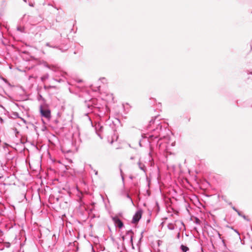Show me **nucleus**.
I'll return each mask as SVG.
<instances>
[{
  "instance_id": "f257e3e1",
  "label": "nucleus",
  "mask_w": 252,
  "mask_h": 252,
  "mask_svg": "<svg viewBox=\"0 0 252 252\" xmlns=\"http://www.w3.org/2000/svg\"><path fill=\"white\" fill-rule=\"evenodd\" d=\"M40 112L42 117L49 120L51 118V111L48 109H44L41 106L40 108Z\"/></svg>"
},
{
  "instance_id": "f03ea898",
  "label": "nucleus",
  "mask_w": 252,
  "mask_h": 252,
  "mask_svg": "<svg viewBox=\"0 0 252 252\" xmlns=\"http://www.w3.org/2000/svg\"><path fill=\"white\" fill-rule=\"evenodd\" d=\"M142 214V211L141 210H138L133 217L132 222L133 223H137L141 219Z\"/></svg>"
},
{
  "instance_id": "7ed1b4c3",
  "label": "nucleus",
  "mask_w": 252,
  "mask_h": 252,
  "mask_svg": "<svg viewBox=\"0 0 252 252\" xmlns=\"http://www.w3.org/2000/svg\"><path fill=\"white\" fill-rule=\"evenodd\" d=\"M113 220L115 224L119 228H121L123 226V223L118 217L113 218Z\"/></svg>"
},
{
  "instance_id": "20e7f679",
  "label": "nucleus",
  "mask_w": 252,
  "mask_h": 252,
  "mask_svg": "<svg viewBox=\"0 0 252 252\" xmlns=\"http://www.w3.org/2000/svg\"><path fill=\"white\" fill-rule=\"evenodd\" d=\"M46 66L47 67H48V68L53 70V71H57L59 69V67H57V66L56 65H46Z\"/></svg>"
},
{
  "instance_id": "39448f33",
  "label": "nucleus",
  "mask_w": 252,
  "mask_h": 252,
  "mask_svg": "<svg viewBox=\"0 0 252 252\" xmlns=\"http://www.w3.org/2000/svg\"><path fill=\"white\" fill-rule=\"evenodd\" d=\"M138 166H139V168L141 170H142V171H143L145 172H146V168L144 164H142L140 162H138Z\"/></svg>"
},
{
  "instance_id": "423d86ee",
  "label": "nucleus",
  "mask_w": 252,
  "mask_h": 252,
  "mask_svg": "<svg viewBox=\"0 0 252 252\" xmlns=\"http://www.w3.org/2000/svg\"><path fill=\"white\" fill-rule=\"evenodd\" d=\"M181 249L183 251V252H187L189 250L188 247L183 245H182L181 246Z\"/></svg>"
},
{
  "instance_id": "0eeeda50",
  "label": "nucleus",
  "mask_w": 252,
  "mask_h": 252,
  "mask_svg": "<svg viewBox=\"0 0 252 252\" xmlns=\"http://www.w3.org/2000/svg\"><path fill=\"white\" fill-rule=\"evenodd\" d=\"M168 229L173 230L175 228L174 224L173 223H169L167 225Z\"/></svg>"
},
{
  "instance_id": "6e6552de",
  "label": "nucleus",
  "mask_w": 252,
  "mask_h": 252,
  "mask_svg": "<svg viewBox=\"0 0 252 252\" xmlns=\"http://www.w3.org/2000/svg\"><path fill=\"white\" fill-rule=\"evenodd\" d=\"M49 77V75L48 74H45L44 75H43L41 79L42 81H44L46 79H47Z\"/></svg>"
},
{
  "instance_id": "1a4fd4ad",
  "label": "nucleus",
  "mask_w": 252,
  "mask_h": 252,
  "mask_svg": "<svg viewBox=\"0 0 252 252\" xmlns=\"http://www.w3.org/2000/svg\"><path fill=\"white\" fill-rule=\"evenodd\" d=\"M157 138L158 137V136H154L153 135H150L149 136V138H150L151 139H153V138Z\"/></svg>"
},
{
  "instance_id": "9d476101",
  "label": "nucleus",
  "mask_w": 252,
  "mask_h": 252,
  "mask_svg": "<svg viewBox=\"0 0 252 252\" xmlns=\"http://www.w3.org/2000/svg\"><path fill=\"white\" fill-rule=\"evenodd\" d=\"M233 209H234L235 211H236V212H238V213L239 215H240V213H239V212H238V211H237V210H236L234 207H233Z\"/></svg>"
},
{
  "instance_id": "9b49d317",
  "label": "nucleus",
  "mask_w": 252,
  "mask_h": 252,
  "mask_svg": "<svg viewBox=\"0 0 252 252\" xmlns=\"http://www.w3.org/2000/svg\"><path fill=\"white\" fill-rule=\"evenodd\" d=\"M180 233L179 232L177 235V237L178 238H180Z\"/></svg>"
},
{
  "instance_id": "f8f14e48",
  "label": "nucleus",
  "mask_w": 252,
  "mask_h": 252,
  "mask_svg": "<svg viewBox=\"0 0 252 252\" xmlns=\"http://www.w3.org/2000/svg\"><path fill=\"white\" fill-rule=\"evenodd\" d=\"M46 45L50 47V46L49 45V44L48 43H46Z\"/></svg>"
},
{
  "instance_id": "ddd939ff",
  "label": "nucleus",
  "mask_w": 252,
  "mask_h": 252,
  "mask_svg": "<svg viewBox=\"0 0 252 252\" xmlns=\"http://www.w3.org/2000/svg\"><path fill=\"white\" fill-rule=\"evenodd\" d=\"M95 175H97V171H95Z\"/></svg>"
}]
</instances>
